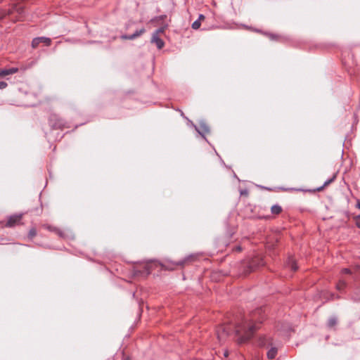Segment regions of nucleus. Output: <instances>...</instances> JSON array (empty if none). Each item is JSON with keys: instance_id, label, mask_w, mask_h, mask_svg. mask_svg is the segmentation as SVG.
<instances>
[{"instance_id": "obj_16", "label": "nucleus", "mask_w": 360, "mask_h": 360, "mask_svg": "<svg viewBox=\"0 0 360 360\" xmlns=\"http://www.w3.org/2000/svg\"><path fill=\"white\" fill-rule=\"evenodd\" d=\"M271 210L273 214H278L282 211V208L281 206L275 205L271 207Z\"/></svg>"}, {"instance_id": "obj_18", "label": "nucleus", "mask_w": 360, "mask_h": 360, "mask_svg": "<svg viewBox=\"0 0 360 360\" xmlns=\"http://www.w3.org/2000/svg\"><path fill=\"white\" fill-rule=\"evenodd\" d=\"M37 236V230L35 228H32L30 230L28 233V238L30 239H32L34 237Z\"/></svg>"}, {"instance_id": "obj_30", "label": "nucleus", "mask_w": 360, "mask_h": 360, "mask_svg": "<svg viewBox=\"0 0 360 360\" xmlns=\"http://www.w3.org/2000/svg\"><path fill=\"white\" fill-rule=\"evenodd\" d=\"M269 36L271 40H275L277 39V36L274 34H269Z\"/></svg>"}, {"instance_id": "obj_1", "label": "nucleus", "mask_w": 360, "mask_h": 360, "mask_svg": "<svg viewBox=\"0 0 360 360\" xmlns=\"http://www.w3.org/2000/svg\"><path fill=\"white\" fill-rule=\"evenodd\" d=\"M217 339L220 342L224 341L229 335H234L238 344L245 343L248 340L247 323L245 319L235 320L233 324L224 323L216 328Z\"/></svg>"}, {"instance_id": "obj_10", "label": "nucleus", "mask_w": 360, "mask_h": 360, "mask_svg": "<svg viewBox=\"0 0 360 360\" xmlns=\"http://www.w3.org/2000/svg\"><path fill=\"white\" fill-rule=\"evenodd\" d=\"M263 258L261 256H257L252 259L251 264L249 263V270L253 267H256L257 266L263 265Z\"/></svg>"}, {"instance_id": "obj_32", "label": "nucleus", "mask_w": 360, "mask_h": 360, "mask_svg": "<svg viewBox=\"0 0 360 360\" xmlns=\"http://www.w3.org/2000/svg\"><path fill=\"white\" fill-rule=\"evenodd\" d=\"M145 270L147 274H149L150 273L149 269L147 266L145 267Z\"/></svg>"}, {"instance_id": "obj_4", "label": "nucleus", "mask_w": 360, "mask_h": 360, "mask_svg": "<svg viewBox=\"0 0 360 360\" xmlns=\"http://www.w3.org/2000/svg\"><path fill=\"white\" fill-rule=\"evenodd\" d=\"M49 124L53 129H65L68 128L69 127L67 125L65 121L60 117L58 115L53 114L50 116Z\"/></svg>"}, {"instance_id": "obj_26", "label": "nucleus", "mask_w": 360, "mask_h": 360, "mask_svg": "<svg viewBox=\"0 0 360 360\" xmlns=\"http://www.w3.org/2000/svg\"><path fill=\"white\" fill-rule=\"evenodd\" d=\"M8 86L6 82L0 81V89H4Z\"/></svg>"}, {"instance_id": "obj_31", "label": "nucleus", "mask_w": 360, "mask_h": 360, "mask_svg": "<svg viewBox=\"0 0 360 360\" xmlns=\"http://www.w3.org/2000/svg\"><path fill=\"white\" fill-rule=\"evenodd\" d=\"M240 195H243L248 193L247 189H242L240 191Z\"/></svg>"}, {"instance_id": "obj_9", "label": "nucleus", "mask_w": 360, "mask_h": 360, "mask_svg": "<svg viewBox=\"0 0 360 360\" xmlns=\"http://www.w3.org/2000/svg\"><path fill=\"white\" fill-rule=\"evenodd\" d=\"M18 72V68H0V79H6L9 75H13Z\"/></svg>"}, {"instance_id": "obj_7", "label": "nucleus", "mask_w": 360, "mask_h": 360, "mask_svg": "<svg viewBox=\"0 0 360 360\" xmlns=\"http://www.w3.org/2000/svg\"><path fill=\"white\" fill-rule=\"evenodd\" d=\"M23 214H15L8 217L6 224V227H14L20 224Z\"/></svg>"}, {"instance_id": "obj_11", "label": "nucleus", "mask_w": 360, "mask_h": 360, "mask_svg": "<svg viewBox=\"0 0 360 360\" xmlns=\"http://www.w3.org/2000/svg\"><path fill=\"white\" fill-rule=\"evenodd\" d=\"M336 178V174H333L332 177L329 178L328 179H327L324 183L321 186H319L316 188H314V189H312V190H309V192H312V193H315L316 191H320L321 190H323V188L327 186H328L329 184H330L333 181H334V180Z\"/></svg>"}, {"instance_id": "obj_17", "label": "nucleus", "mask_w": 360, "mask_h": 360, "mask_svg": "<svg viewBox=\"0 0 360 360\" xmlns=\"http://www.w3.org/2000/svg\"><path fill=\"white\" fill-rule=\"evenodd\" d=\"M146 32V29L143 27L140 30H137L132 34L134 36L135 39L140 37L141 34Z\"/></svg>"}, {"instance_id": "obj_14", "label": "nucleus", "mask_w": 360, "mask_h": 360, "mask_svg": "<svg viewBox=\"0 0 360 360\" xmlns=\"http://www.w3.org/2000/svg\"><path fill=\"white\" fill-rule=\"evenodd\" d=\"M277 354V349L271 347L267 352V356L269 359H273Z\"/></svg>"}, {"instance_id": "obj_37", "label": "nucleus", "mask_w": 360, "mask_h": 360, "mask_svg": "<svg viewBox=\"0 0 360 360\" xmlns=\"http://www.w3.org/2000/svg\"><path fill=\"white\" fill-rule=\"evenodd\" d=\"M2 0H0V2Z\"/></svg>"}, {"instance_id": "obj_12", "label": "nucleus", "mask_w": 360, "mask_h": 360, "mask_svg": "<svg viewBox=\"0 0 360 360\" xmlns=\"http://www.w3.org/2000/svg\"><path fill=\"white\" fill-rule=\"evenodd\" d=\"M151 42L155 43L158 49H161L165 45L163 40L157 36V34H153Z\"/></svg>"}, {"instance_id": "obj_13", "label": "nucleus", "mask_w": 360, "mask_h": 360, "mask_svg": "<svg viewBox=\"0 0 360 360\" xmlns=\"http://www.w3.org/2000/svg\"><path fill=\"white\" fill-rule=\"evenodd\" d=\"M195 129L198 131V132L202 136V138L206 139L204 134L210 132V127H209V126L206 123H205V122H200V129H198L196 127H195Z\"/></svg>"}, {"instance_id": "obj_8", "label": "nucleus", "mask_w": 360, "mask_h": 360, "mask_svg": "<svg viewBox=\"0 0 360 360\" xmlns=\"http://www.w3.org/2000/svg\"><path fill=\"white\" fill-rule=\"evenodd\" d=\"M40 43H44L46 46H49L51 44V39L46 37H35L32 41V48L36 49Z\"/></svg>"}, {"instance_id": "obj_28", "label": "nucleus", "mask_w": 360, "mask_h": 360, "mask_svg": "<svg viewBox=\"0 0 360 360\" xmlns=\"http://www.w3.org/2000/svg\"><path fill=\"white\" fill-rule=\"evenodd\" d=\"M342 274H351V271H350V269H343L342 270Z\"/></svg>"}, {"instance_id": "obj_24", "label": "nucleus", "mask_w": 360, "mask_h": 360, "mask_svg": "<svg viewBox=\"0 0 360 360\" xmlns=\"http://www.w3.org/2000/svg\"><path fill=\"white\" fill-rule=\"evenodd\" d=\"M165 30V27H162L156 30L153 34H157V36H158L159 34L164 32Z\"/></svg>"}, {"instance_id": "obj_2", "label": "nucleus", "mask_w": 360, "mask_h": 360, "mask_svg": "<svg viewBox=\"0 0 360 360\" xmlns=\"http://www.w3.org/2000/svg\"><path fill=\"white\" fill-rule=\"evenodd\" d=\"M25 11L22 6L13 4L8 9L0 8V20L8 17L12 21L20 20L24 16Z\"/></svg>"}, {"instance_id": "obj_15", "label": "nucleus", "mask_w": 360, "mask_h": 360, "mask_svg": "<svg viewBox=\"0 0 360 360\" xmlns=\"http://www.w3.org/2000/svg\"><path fill=\"white\" fill-rule=\"evenodd\" d=\"M338 323L337 319L335 317H330L328 321V327L330 328H334Z\"/></svg>"}, {"instance_id": "obj_5", "label": "nucleus", "mask_w": 360, "mask_h": 360, "mask_svg": "<svg viewBox=\"0 0 360 360\" xmlns=\"http://www.w3.org/2000/svg\"><path fill=\"white\" fill-rule=\"evenodd\" d=\"M224 225L226 229V236L228 238H231L235 233L236 224L234 221V217L229 216L225 221Z\"/></svg>"}, {"instance_id": "obj_22", "label": "nucleus", "mask_w": 360, "mask_h": 360, "mask_svg": "<svg viewBox=\"0 0 360 360\" xmlns=\"http://www.w3.org/2000/svg\"><path fill=\"white\" fill-rule=\"evenodd\" d=\"M120 37L122 39H128V40L135 39V37L133 34H122Z\"/></svg>"}, {"instance_id": "obj_36", "label": "nucleus", "mask_w": 360, "mask_h": 360, "mask_svg": "<svg viewBox=\"0 0 360 360\" xmlns=\"http://www.w3.org/2000/svg\"><path fill=\"white\" fill-rule=\"evenodd\" d=\"M164 17H165V15L160 16V18L163 19Z\"/></svg>"}, {"instance_id": "obj_20", "label": "nucleus", "mask_w": 360, "mask_h": 360, "mask_svg": "<svg viewBox=\"0 0 360 360\" xmlns=\"http://www.w3.org/2000/svg\"><path fill=\"white\" fill-rule=\"evenodd\" d=\"M345 286H346V283L344 281L340 280L338 282V283L337 284L336 287L338 290H342V289L345 288Z\"/></svg>"}, {"instance_id": "obj_3", "label": "nucleus", "mask_w": 360, "mask_h": 360, "mask_svg": "<svg viewBox=\"0 0 360 360\" xmlns=\"http://www.w3.org/2000/svg\"><path fill=\"white\" fill-rule=\"evenodd\" d=\"M263 310L262 308L257 309L250 314V319H249V335L250 333H253L257 330L260 324L262 323L264 316L262 314Z\"/></svg>"}, {"instance_id": "obj_19", "label": "nucleus", "mask_w": 360, "mask_h": 360, "mask_svg": "<svg viewBox=\"0 0 360 360\" xmlns=\"http://www.w3.org/2000/svg\"><path fill=\"white\" fill-rule=\"evenodd\" d=\"M288 264L290 266L292 270L296 271L297 269V266L296 265L295 261L293 259H290L289 260V264Z\"/></svg>"}, {"instance_id": "obj_33", "label": "nucleus", "mask_w": 360, "mask_h": 360, "mask_svg": "<svg viewBox=\"0 0 360 360\" xmlns=\"http://www.w3.org/2000/svg\"><path fill=\"white\" fill-rule=\"evenodd\" d=\"M228 354H229L228 351H225V352H224V356H228Z\"/></svg>"}, {"instance_id": "obj_25", "label": "nucleus", "mask_w": 360, "mask_h": 360, "mask_svg": "<svg viewBox=\"0 0 360 360\" xmlns=\"http://www.w3.org/2000/svg\"><path fill=\"white\" fill-rule=\"evenodd\" d=\"M354 220H355V224L356 225L360 228V215H358L356 217H354Z\"/></svg>"}, {"instance_id": "obj_23", "label": "nucleus", "mask_w": 360, "mask_h": 360, "mask_svg": "<svg viewBox=\"0 0 360 360\" xmlns=\"http://www.w3.org/2000/svg\"><path fill=\"white\" fill-rule=\"evenodd\" d=\"M266 342H267V340L266 339V338H264V337L260 338L259 345L261 347H264L266 345Z\"/></svg>"}, {"instance_id": "obj_35", "label": "nucleus", "mask_w": 360, "mask_h": 360, "mask_svg": "<svg viewBox=\"0 0 360 360\" xmlns=\"http://www.w3.org/2000/svg\"><path fill=\"white\" fill-rule=\"evenodd\" d=\"M124 360H130V359L129 357H127L124 359Z\"/></svg>"}, {"instance_id": "obj_34", "label": "nucleus", "mask_w": 360, "mask_h": 360, "mask_svg": "<svg viewBox=\"0 0 360 360\" xmlns=\"http://www.w3.org/2000/svg\"><path fill=\"white\" fill-rule=\"evenodd\" d=\"M356 206L360 209V203L359 204H356Z\"/></svg>"}, {"instance_id": "obj_27", "label": "nucleus", "mask_w": 360, "mask_h": 360, "mask_svg": "<svg viewBox=\"0 0 360 360\" xmlns=\"http://www.w3.org/2000/svg\"><path fill=\"white\" fill-rule=\"evenodd\" d=\"M237 27L245 30H248V25H246L245 24L237 25Z\"/></svg>"}, {"instance_id": "obj_21", "label": "nucleus", "mask_w": 360, "mask_h": 360, "mask_svg": "<svg viewBox=\"0 0 360 360\" xmlns=\"http://www.w3.org/2000/svg\"><path fill=\"white\" fill-rule=\"evenodd\" d=\"M200 25H201V22H199V20H195V21L193 22V24H192L191 27H192V28H193V30H198V29H199V28H200Z\"/></svg>"}, {"instance_id": "obj_6", "label": "nucleus", "mask_w": 360, "mask_h": 360, "mask_svg": "<svg viewBox=\"0 0 360 360\" xmlns=\"http://www.w3.org/2000/svg\"><path fill=\"white\" fill-rule=\"evenodd\" d=\"M41 226L44 229L48 230L49 231L53 232L57 236H58V237H60L61 238H70V237L73 238L72 233L71 232L69 233H66L65 231H62L61 229H60L59 228H58L56 226H52L50 224H42Z\"/></svg>"}, {"instance_id": "obj_29", "label": "nucleus", "mask_w": 360, "mask_h": 360, "mask_svg": "<svg viewBox=\"0 0 360 360\" xmlns=\"http://www.w3.org/2000/svg\"><path fill=\"white\" fill-rule=\"evenodd\" d=\"M205 18V17L204 15L200 14L197 20H199V22H201V20H203Z\"/></svg>"}]
</instances>
